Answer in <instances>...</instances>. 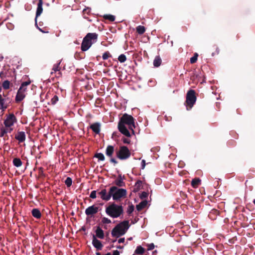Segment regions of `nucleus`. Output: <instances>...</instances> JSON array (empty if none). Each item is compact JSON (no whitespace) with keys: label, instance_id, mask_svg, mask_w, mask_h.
I'll list each match as a JSON object with an SVG mask.
<instances>
[{"label":"nucleus","instance_id":"obj_1","mask_svg":"<svg viewBox=\"0 0 255 255\" xmlns=\"http://www.w3.org/2000/svg\"><path fill=\"white\" fill-rule=\"evenodd\" d=\"M134 121L132 116L126 113L124 114L120 118L118 123V128L120 132L127 137L131 136L129 130L125 126L126 125L134 134L133 128L135 127Z\"/></svg>","mask_w":255,"mask_h":255},{"label":"nucleus","instance_id":"obj_2","mask_svg":"<svg viewBox=\"0 0 255 255\" xmlns=\"http://www.w3.org/2000/svg\"><path fill=\"white\" fill-rule=\"evenodd\" d=\"M105 212L111 217L117 218L123 214L124 209L122 205L113 203L106 207Z\"/></svg>","mask_w":255,"mask_h":255},{"label":"nucleus","instance_id":"obj_3","mask_svg":"<svg viewBox=\"0 0 255 255\" xmlns=\"http://www.w3.org/2000/svg\"><path fill=\"white\" fill-rule=\"evenodd\" d=\"M98 34L96 33H88L83 38L81 48L83 51L88 50L93 43L97 42Z\"/></svg>","mask_w":255,"mask_h":255},{"label":"nucleus","instance_id":"obj_4","mask_svg":"<svg viewBox=\"0 0 255 255\" xmlns=\"http://www.w3.org/2000/svg\"><path fill=\"white\" fill-rule=\"evenodd\" d=\"M129 227V221H124L117 226L112 230L111 234L113 237L118 238L125 235Z\"/></svg>","mask_w":255,"mask_h":255},{"label":"nucleus","instance_id":"obj_5","mask_svg":"<svg viewBox=\"0 0 255 255\" xmlns=\"http://www.w3.org/2000/svg\"><path fill=\"white\" fill-rule=\"evenodd\" d=\"M130 155V151L126 146H121L119 150L116 152L117 157L120 160L127 159Z\"/></svg>","mask_w":255,"mask_h":255},{"label":"nucleus","instance_id":"obj_6","mask_svg":"<svg viewBox=\"0 0 255 255\" xmlns=\"http://www.w3.org/2000/svg\"><path fill=\"white\" fill-rule=\"evenodd\" d=\"M196 93L194 90H189L187 94L186 98V104L187 107L190 109L192 108L196 101Z\"/></svg>","mask_w":255,"mask_h":255},{"label":"nucleus","instance_id":"obj_7","mask_svg":"<svg viewBox=\"0 0 255 255\" xmlns=\"http://www.w3.org/2000/svg\"><path fill=\"white\" fill-rule=\"evenodd\" d=\"M111 187H114L116 188L114 190V191L112 192V197H113V199L115 201H118L120 200L122 198H124L127 195V190L126 189L123 188H118L116 186H112Z\"/></svg>","mask_w":255,"mask_h":255},{"label":"nucleus","instance_id":"obj_8","mask_svg":"<svg viewBox=\"0 0 255 255\" xmlns=\"http://www.w3.org/2000/svg\"><path fill=\"white\" fill-rule=\"evenodd\" d=\"M116 188L111 187L108 192L106 189H102L100 191L98 192V194L100 196V198L104 201H108L110 200L112 197V192Z\"/></svg>","mask_w":255,"mask_h":255},{"label":"nucleus","instance_id":"obj_9","mask_svg":"<svg viewBox=\"0 0 255 255\" xmlns=\"http://www.w3.org/2000/svg\"><path fill=\"white\" fill-rule=\"evenodd\" d=\"M16 118L13 114H10L4 120L3 124L6 128H10L16 122Z\"/></svg>","mask_w":255,"mask_h":255},{"label":"nucleus","instance_id":"obj_10","mask_svg":"<svg viewBox=\"0 0 255 255\" xmlns=\"http://www.w3.org/2000/svg\"><path fill=\"white\" fill-rule=\"evenodd\" d=\"M98 212V207L92 205L88 207L85 210V214L87 216H92Z\"/></svg>","mask_w":255,"mask_h":255},{"label":"nucleus","instance_id":"obj_11","mask_svg":"<svg viewBox=\"0 0 255 255\" xmlns=\"http://www.w3.org/2000/svg\"><path fill=\"white\" fill-rule=\"evenodd\" d=\"M92 244L93 246L97 249V250L98 251L102 250L103 247V245H102L101 242L96 238V237L95 236V235H93Z\"/></svg>","mask_w":255,"mask_h":255},{"label":"nucleus","instance_id":"obj_12","mask_svg":"<svg viewBox=\"0 0 255 255\" xmlns=\"http://www.w3.org/2000/svg\"><path fill=\"white\" fill-rule=\"evenodd\" d=\"M124 178V176L122 177L121 174L119 175L118 178L115 180L114 184L116 185L117 187L125 186L126 184L123 181Z\"/></svg>","mask_w":255,"mask_h":255},{"label":"nucleus","instance_id":"obj_13","mask_svg":"<svg viewBox=\"0 0 255 255\" xmlns=\"http://www.w3.org/2000/svg\"><path fill=\"white\" fill-rule=\"evenodd\" d=\"M90 128L94 132L99 134L101 130V124L99 123H95L90 126Z\"/></svg>","mask_w":255,"mask_h":255},{"label":"nucleus","instance_id":"obj_14","mask_svg":"<svg viewBox=\"0 0 255 255\" xmlns=\"http://www.w3.org/2000/svg\"><path fill=\"white\" fill-rule=\"evenodd\" d=\"M43 3L38 2L35 18V24L37 25V18L39 16L43 11L42 5Z\"/></svg>","mask_w":255,"mask_h":255},{"label":"nucleus","instance_id":"obj_15","mask_svg":"<svg viewBox=\"0 0 255 255\" xmlns=\"http://www.w3.org/2000/svg\"><path fill=\"white\" fill-rule=\"evenodd\" d=\"M22 90L21 88H19L17 94L15 97V101L17 103H19L25 98V96L23 93L21 92Z\"/></svg>","mask_w":255,"mask_h":255},{"label":"nucleus","instance_id":"obj_16","mask_svg":"<svg viewBox=\"0 0 255 255\" xmlns=\"http://www.w3.org/2000/svg\"><path fill=\"white\" fill-rule=\"evenodd\" d=\"M15 138L17 139L19 142H22L25 140V134L24 131H18L17 134L15 135Z\"/></svg>","mask_w":255,"mask_h":255},{"label":"nucleus","instance_id":"obj_17","mask_svg":"<svg viewBox=\"0 0 255 255\" xmlns=\"http://www.w3.org/2000/svg\"><path fill=\"white\" fill-rule=\"evenodd\" d=\"M96 238H98L100 239H103L104 238V231L100 227H97L95 231Z\"/></svg>","mask_w":255,"mask_h":255},{"label":"nucleus","instance_id":"obj_18","mask_svg":"<svg viewBox=\"0 0 255 255\" xmlns=\"http://www.w3.org/2000/svg\"><path fill=\"white\" fill-rule=\"evenodd\" d=\"M114 152V147L113 145H108L106 149V154L107 156L111 157Z\"/></svg>","mask_w":255,"mask_h":255},{"label":"nucleus","instance_id":"obj_19","mask_svg":"<svg viewBox=\"0 0 255 255\" xmlns=\"http://www.w3.org/2000/svg\"><path fill=\"white\" fill-rule=\"evenodd\" d=\"M13 130L12 128H2L0 129V137H3L4 135H6L7 133H10L11 131Z\"/></svg>","mask_w":255,"mask_h":255},{"label":"nucleus","instance_id":"obj_20","mask_svg":"<svg viewBox=\"0 0 255 255\" xmlns=\"http://www.w3.org/2000/svg\"><path fill=\"white\" fill-rule=\"evenodd\" d=\"M60 63H61V61H59L58 63H57V64H55L53 65V68L52 69V71L51 72V75H53V73H55L56 72H59L58 74H59V75L61 74V73L60 72L61 68L59 66Z\"/></svg>","mask_w":255,"mask_h":255},{"label":"nucleus","instance_id":"obj_21","mask_svg":"<svg viewBox=\"0 0 255 255\" xmlns=\"http://www.w3.org/2000/svg\"><path fill=\"white\" fill-rule=\"evenodd\" d=\"M32 215L36 219H40L41 217V213L37 208H34L31 211Z\"/></svg>","mask_w":255,"mask_h":255},{"label":"nucleus","instance_id":"obj_22","mask_svg":"<svg viewBox=\"0 0 255 255\" xmlns=\"http://www.w3.org/2000/svg\"><path fill=\"white\" fill-rule=\"evenodd\" d=\"M147 201L146 200L141 201L140 203L136 206V210L140 211L142 210L147 205Z\"/></svg>","mask_w":255,"mask_h":255},{"label":"nucleus","instance_id":"obj_23","mask_svg":"<svg viewBox=\"0 0 255 255\" xmlns=\"http://www.w3.org/2000/svg\"><path fill=\"white\" fill-rule=\"evenodd\" d=\"M201 181L199 178H194L191 181V185L193 188H196L200 184Z\"/></svg>","mask_w":255,"mask_h":255},{"label":"nucleus","instance_id":"obj_24","mask_svg":"<svg viewBox=\"0 0 255 255\" xmlns=\"http://www.w3.org/2000/svg\"><path fill=\"white\" fill-rule=\"evenodd\" d=\"M161 59L159 56H156L153 60V65L156 67H159L161 63Z\"/></svg>","mask_w":255,"mask_h":255},{"label":"nucleus","instance_id":"obj_25","mask_svg":"<svg viewBox=\"0 0 255 255\" xmlns=\"http://www.w3.org/2000/svg\"><path fill=\"white\" fill-rule=\"evenodd\" d=\"M145 252V249L141 246L137 247L136 249L134 251V253L136 255H142Z\"/></svg>","mask_w":255,"mask_h":255},{"label":"nucleus","instance_id":"obj_26","mask_svg":"<svg viewBox=\"0 0 255 255\" xmlns=\"http://www.w3.org/2000/svg\"><path fill=\"white\" fill-rule=\"evenodd\" d=\"M13 165L17 167L21 166L22 164V162L20 158H14L12 161Z\"/></svg>","mask_w":255,"mask_h":255},{"label":"nucleus","instance_id":"obj_27","mask_svg":"<svg viewBox=\"0 0 255 255\" xmlns=\"http://www.w3.org/2000/svg\"><path fill=\"white\" fill-rule=\"evenodd\" d=\"M136 32L139 34H142L145 31V28L144 27V26H142V25H139V26H137L136 28Z\"/></svg>","mask_w":255,"mask_h":255},{"label":"nucleus","instance_id":"obj_28","mask_svg":"<svg viewBox=\"0 0 255 255\" xmlns=\"http://www.w3.org/2000/svg\"><path fill=\"white\" fill-rule=\"evenodd\" d=\"M103 18L105 19L108 20L111 22H113L115 20V16L111 14H105L103 15Z\"/></svg>","mask_w":255,"mask_h":255},{"label":"nucleus","instance_id":"obj_29","mask_svg":"<svg viewBox=\"0 0 255 255\" xmlns=\"http://www.w3.org/2000/svg\"><path fill=\"white\" fill-rule=\"evenodd\" d=\"M219 214V211L216 209H213L210 211V212L209 214V217L210 218H213L212 215H214V216H216L218 215Z\"/></svg>","mask_w":255,"mask_h":255},{"label":"nucleus","instance_id":"obj_30","mask_svg":"<svg viewBox=\"0 0 255 255\" xmlns=\"http://www.w3.org/2000/svg\"><path fill=\"white\" fill-rule=\"evenodd\" d=\"M94 157L99 159V160L104 161L105 159L104 154L102 153H97L95 154Z\"/></svg>","mask_w":255,"mask_h":255},{"label":"nucleus","instance_id":"obj_31","mask_svg":"<svg viewBox=\"0 0 255 255\" xmlns=\"http://www.w3.org/2000/svg\"><path fill=\"white\" fill-rule=\"evenodd\" d=\"M198 56V54L197 53H194V56L190 58V63L191 64L195 63L197 60Z\"/></svg>","mask_w":255,"mask_h":255},{"label":"nucleus","instance_id":"obj_32","mask_svg":"<svg viewBox=\"0 0 255 255\" xmlns=\"http://www.w3.org/2000/svg\"><path fill=\"white\" fill-rule=\"evenodd\" d=\"M127 60V57L125 55L122 54H121L119 57H118V60L121 62V63H124Z\"/></svg>","mask_w":255,"mask_h":255},{"label":"nucleus","instance_id":"obj_33","mask_svg":"<svg viewBox=\"0 0 255 255\" xmlns=\"http://www.w3.org/2000/svg\"><path fill=\"white\" fill-rule=\"evenodd\" d=\"M65 183L68 187H70L72 184V180L71 178L67 177L65 181Z\"/></svg>","mask_w":255,"mask_h":255},{"label":"nucleus","instance_id":"obj_34","mask_svg":"<svg viewBox=\"0 0 255 255\" xmlns=\"http://www.w3.org/2000/svg\"><path fill=\"white\" fill-rule=\"evenodd\" d=\"M8 104L5 103V101H3L0 103V110L2 111H4L8 107Z\"/></svg>","mask_w":255,"mask_h":255},{"label":"nucleus","instance_id":"obj_35","mask_svg":"<svg viewBox=\"0 0 255 255\" xmlns=\"http://www.w3.org/2000/svg\"><path fill=\"white\" fill-rule=\"evenodd\" d=\"M10 82L8 80L4 81L2 83V87L4 89L7 90L9 88Z\"/></svg>","mask_w":255,"mask_h":255},{"label":"nucleus","instance_id":"obj_36","mask_svg":"<svg viewBox=\"0 0 255 255\" xmlns=\"http://www.w3.org/2000/svg\"><path fill=\"white\" fill-rule=\"evenodd\" d=\"M112 57V55L109 51L105 52L102 56V58L104 60H106L108 58Z\"/></svg>","mask_w":255,"mask_h":255},{"label":"nucleus","instance_id":"obj_37","mask_svg":"<svg viewBox=\"0 0 255 255\" xmlns=\"http://www.w3.org/2000/svg\"><path fill=\"white\" fill-rule=\"evenodd\" d=\"M134 209V207L132 204L129 205L128 207V210H127L128 214L129 215L131 214L133 212Z\"/></svg>","mask_w":255,"mask_h":255},{"label":"nucleus","instance_id":"obj_38","mask_svg":"<svg viewBox=\"0 0 255 255\" xmlns=\"http://www.w3.org/2000/svg\"><path fill=\"white\" fill-rule=\"evenodd\" d=\"M59 98L57 95H55L51 99V102L52 105H55L58 101Z\"/></svg>","mask_w":255,"mask_h":255},{"label":"nucleus","instance_id":"obj_39","mask_svg":"<svg viewBox=\"0 0 255 255\" xmlns=\"http://www.w3.org/2000/svg\"><path fill=\"white\" fill-rule=\"evenodd\" d=\"M102 222L103 224H110L111 223V221L108 218L106 217H103L102 219Z\"/></svg>","mask_w":255,"mask_h":255},{"label":"nucleus","instance_id":"obj_40","mask_svg":"<svg viewBox=\"0 0 255 255\" xmlns=\"http://www.w3.org/2000/svg\"><path fill=\"white\" fill-rule=\"evenodd\" d=\"M148 251H151L155 248V246L153 243L148 244L146 245Z\"/></svg>","mask_w":255,"mask_h":255},{"label":"nucleus","instance_id":"obj_41","mask_svg":"<svg viewBox=\"0 0 255 255\" xmlns=\"http://www.w3.org/2000/svg\"><path fill=\"white\" fill-rule=\"evenodd\" d=\"M97 191L96 190H93L91 192L90 195V197L92 199H95L97 197Z\"/></svg>","mask_w":255,"mask_h":255},{"label":"nucleus","instance_id":"obj_42","mask_svg":"<svg viewBox=\"0 0 255 255\" xmlns=\"http://www.w3.org/2000/svg\"><path fill=\"white\" fill-rule=\"evenodd\" d=\"M30 83H31L30 81L24 82L21 84L19 88L22 89V88L26 87L27 86L29 85L30 84Z\"/></svg>","mask_w":255,"mask_h":255},{"label":"nucleus","instance_id":"obj_43","mask_svg":"<svg viewBox=\"0 0 255 255\" xmlns=\"http://www.w3.org/2000/svg\"><path fill=\"white\" fill-rule=\"evenodd\" d=\"M148 196V193L146 192H142L141 193V194H140V199H145Z\"/></svg>","mask_w":255,"mask_h":255},{"label":"nucleus","instance_id":"obj_44","mask_svg":"<svg viewBox=\"0 0 255 255\" xmlns=\"http://www.w3.org/2000/svg\"><path fill=\"white\" fill-rule=\"evenodd\" d=\"M122 141H123V142L124 143H126V144H129L130 142V140L128 138H126V137H123L122 138Z\"/></svg>","mask_w":255,"mask_h":255},{"label":"nucleus","instance_id":"obj_45","mask_svg":"<svg viewBox=\"0 0 255 255\" xmlns=\"http://www.w3.org/2000/svg\"><path fill=\"white\" fill-rule=\"evenodd\" d=\"M145 161L144 160H142L141 161V169H143L145 166Z\"/></svg>","mask_w":255,"mask_h":255},{"label":"nucleus","instance_id":"obj_46","mask_svg":"<svg viewBox=\"0 0 255 255\" xmlns=\"http://www.w3.org/2000/svg\"><path fill=\"white\" fill-rule=\"evenodd\" d=\"M110 161L113 163H114L115 164H117L118 163V162L114 158H111L110 159Z\"/></svg>","mask_w":255,"mask_h":255},{"label":"nucleus","instance_id":"obj_47","mask_svg":"<svg viewBox=\"0 0 255 255\" xmlns=\"http://www.w3.org/2000/svg\"><path fill=\"white\" fill-rule=\"evenodd\" d=\"M113 255H120V252L118 250H115L113 252Z\"/></svg>","mask_w":255,"mask_h":255},{"label":"nucleus","instance_id":"obj_48","mask_svg":"<svg viewBox=\"0 0 255 255\" xmlns=\"http://www.w3.org/2000/svg\"><path fill=\"white\" fill-rule=\"evenodd\" d=\"M125 242V238H120L119 240H118V243H123Z\"/></svg>","mask_w":255,"mask_h":255},{"label":"nucleus","instance_id":"obj_49","mask_svg":"<svg viewBox=\"0 0 255 255\" xmlns=\"http://www.w3.org/2000/svg\"><path fill=\"white\" fill-rule=\"evenodd\" d=\"M43 168L42 167H40L39 168V173L40 174V175H42L43 174Z\"/></svg>","mask_w":255,"mask_h":255},{"label":"nucleus","instance_id":"obj_50","mask_svg":"<svg viewBox=\"0 0 255 255\" xmlns=\"http://www.w3.org/2000/svg\"><path fill=\"white\" fill-rule=\"evenodd\" d=\"M3 101H5V100L2 97V96L0 94V103Z\"/></svg>","mask_w":255,"mask_h":255},{"label":"nucleus","instance_id":"obj_51","mask_svg":"<svg viewBox=\"0 0 255 255\" xmlns=\"http://www.w3.org/2000/svg\"><path fill=\"white\" fill-rule=\"evenodd\" d=\"M26 87H25L22 88V90L21 91V92L24 93V92L26 91Z\"/></svg>","mask_w":255,"mask_h":255},{"label":"nucleus","instance_id":"obj_52","mask_svg":"<svg viewBox=\"0 0 255 255\" xmlns=\"http://www.w3.org/2000/svg\"><path fill=\"white\" fill-rule=\"evenodd\" d=\"M4 138H3V139L4 140H5L6 139H7L8 137V135H5L4 136Z\"/></svg>","mask_w":255,"mask_h":255},{"label":"nucleus","instance_id":"obj_53","mask_svg":"<svg viewBox=\"0 0 255 255\" xmlns=\"http://www.w3.org/2000/svg\"><path fill=\"white\" fill-rule=\"evenodd\" d=\"M216 51L217 52V54H218L219 53V51H220L219 48L218 47H216Z\"/></svg>","mask_w":255,"mask_h":255},{"label":"nucleus","instance_id":"obj_54","mask_svg":"<svg viewBox=\"0 0 255 255\" xmlns=\"http://www.w3.org/2000/svg\"><path fill=\"white\" fill-rule=\"evenodd\" d=\"M117 248L118 249H122V248H123V247L121 246H118Z\"/></svg>","mask_w":255,"mask_h":255},{"label":"nucleus","instance_id":"obj_55","mask_svg":"<svg viewBox=\"0 0 255 255\" xmlns=\"http://www.w3.org/2000/svg\"><path fill=\"white\" fill-rule=\"evenodd\" d=\"M38 29H39V30L40 31H41L42 32H43V33H45V31H43L42 29H41V28H39V27H38Z\"/></svg>","mask_w":255,"mask_h":255},{"label":"nucleus","instance_id":"obj_56","mask_svg":"<svg viewBox=\"0 0 255 255\" xmlns=\"http://www.w3.org/2000/svg\"><path fill=\"white\" fill-rule=\"evenodd\" d=\"M3 74V72H1L0 73V77H2Z\"/></svg>","mask_w":255,"mask_h":255},{"label":"nucleus","instance_id":"obj_57","mask_svg":"<svg viewBox=\"0 0 255 255\" xmlns=\"http://www.w3.org/2000/svg\"><path fill=\"white\" fill-rule=\"evenodd\" d=\"M96 255H102L101 254V253H99V252H97V253H96Z\"/></svg>","mask_w":255,"mask_h":255},{"label":"nucleus","instance_id":"obj_58","mask_svg":"<svg viewBox=\"0 0 255 255\" xmlns=\"http://www.w3.org/2000/svg\"><path fill=\"white\" fill-rule=\"evenodd\" d=\"M38 2L43 3V0H38Z\"/></svg>","mask_w":255,"mask_h":255},{"label":"nucleus","instance_id":"obj_59","mask_svg":"<svg viewBox=\"0 0 255 255\" xmlns=\"http://www.w3.org/2000/svg\"><path fill=\"white\" fill-rule=\"evenodd\" d=\"M253 203L255 204V199L253 200Z\"/></svg>","mask_w":255,"mask_h":255},{"label":"nucleus","instance_id":"obj_60","mask_svg":"<svg viewBox=\"0 0 255 255\" xmlns=\"http://www.w3.org/2000/svg\"><path fill=\"white\" fill-rule=\"evenodd\" d=\"M184 197H187V195L184 194Z\"/></svg>","mask_w":255,"mask_h":255},{"label":"nucleus","instance_id":"obj_61","mask_svg":"<svg viewBox=\"0 0 255 255\" xmlns=\"http://www.w3.org/2000/svg\"><path fill=\"white\" fill-rule=\"evenodd\" d=\"M184 197H187V195L184 194Z\"/></svg>","mask_w":255,"mask_h":255},{"label":"nucleus","instance_id":"obj_62","mask_svg":"<svg viewBox=\"0 0 255 255\" xmlns=\"http://www.w3.org/2000/svg\"><path fill=\"white\" fill-rule=\"evenodd\" d=\"M116 241V240H113V243H114V242H115Z\"/></svg>","mask_w":255,"mask_h":255},{"label":"nucleus","instance_id":"obj_63","mask_svg":"<svg viewBox=\"0 0 255 255\" xmlns=\"http://www.w3.org/2000/svg\"><path fill=\"white\" fill-rule=\"evenodd\" d=\"M46 5H47V6H49V3H46Z\"/></svg>","mask_w":255,"mask_h":255},{"label":"nucleus","instance_id":"obj_64","mask_svg":"<svg viewBox=\"0 0 255 255\" xmlns=\"http://www.w3.org/2000/svg\"><path fill=\"white\" fill-rule=\"evenodd\" d=\"M115 133H113V136H114L115 135Z\"/></svg>","mask_w":255,"mask_h":255}]
</instances>
